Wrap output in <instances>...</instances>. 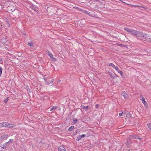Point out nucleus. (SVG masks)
<instances>
[{"mask_svg": "<svg viewBox=\"0 0 151 151\" xmlns=\"http://www.w3.org/2000/svg\"><path fill=\"white\" fill-rule=\"evenodd\" d=\"M147 37L149 36H148L147 35L145 34H143L142 32L138 31L136 37L138 39L145 41L147 39Z\"/></svg>", "mask_w": 151, "mask_h": 151, "instance_id": "nucleus-1", "label": "nucleus"}, {"mask_svg": "<svg viewBox=\"0 0 151 151\" xmlns=\"http://www.w3.org/2000/svg\"><path fill=\"white\" fill-rule=\"evenodd\" d=\"M109 66L112 67L114 68L115 69L118 73L120 74L122 77L124 76V75L122 72L119 70L118 66H115L112 63H110L109 65Z\"/></svg>", "mask_w": 151, "mask_h": 151, "instance_id": "nucleus-2", "label": "nucleus"}, {"mask_svg": "<svg viewBox=\"0 0 151 151\" xmlns=\"http://www.w3.org/2000/svg\"><path fill=\"white\" fill-rule=\"evenodd\" d=\"M82 12L83 13L86 14H87L92 17H95L96 18H98L97 15L93 14H91L88 11L86 10H82Z\"/></svg>", "mask_w": 151, "mask_h": 151, "instance_id": "nucleus-3", "label": "nucleus"}, {"mask_svg": "<svg viewBox=\"0 0 151 151\" xmlns=\"http://www.w3.org/2000/svg\"><path fill=\"white\" fill-rule=\"evenodd\" d=\"M46 53V54L50 57V58L52 60L54 61H56V59L54 58L53 57V55L50 52L47 51Z\"/></svg>", "mask_w": 151, "mask_h": 151, "instance_id": "nucleus-4", "label": "nucleus"}, {"mask_svg": "<svg viewBox=\"0 0 151 151\" xmlns=\"http://www.w3.org/2000/svg\"><path fill=\"white\" fill-rule=\"evenodd\" d=\"M130 137L133 139H141V138L139 136L136 135L135 134H133L130 136Z\"/></svg>", "mask_w": 151, "mask_h": 151, "instance_id": "nucleus-5", "label": "nucleus"}, {"mask_svg": "<svg viewBox=\"0 0 151 151\" xmlns=\"http://www.w3.org/2000/svg\"><path fill=\"white\" fill-rule=\"evenodd\" d=\"M108 73L110 75V77L112 78H114L117 76L115 73H112L110 71H108Z\"/></svg>", "mask_w": 151, "mask_h": 151, "instance_id": "nucleus-6", "label": "nucleus"}, {"mask_svg": "<svg viewBox=\"0 0 151 151\" xmlns=\"http://www.w3.org/2000/svg\"><path fill=\"white\" fill-rule=\"evenodd\" d=\"M121 95H122L125 99H128V95L125 91H123L121 93Z\"/></svg>", "mask_w": 151, "mask_h": 151, "instance_id": "nucleus-7", "label": "nucleus"}, {"mask_svg": "<svg viewBox=\"0 0 151 151\" xmlns=\"http://www.w3.org/2000/svg\"><path fill=\"white\" fill-rule=\"evenodd\" d=\"M138 32V31H137V30H134L132 29L130 34L136 37L137 35Z\"/></svg>", "mask_w": 151, "mask_h": 151, "instance_id": "nucleus-8", "label": "nucleus"}, {"mask_svg": "<svg viewBox=\"0 0 151 151\" xmlns=\"http://www.w3.org/2000/svg\"><path fill=\"white\" fill-rule=\"evenodd\" d=\"M141 100H142V103L146 107H147L148 104L145 101V98L143 97H142Z\"/></svg>", "mask_w": 151, "mask_h": 151, "instance_id": "nucleus-9", "label": "nucleus"}, {"mask_svg": "<svg viewBox=\"0 0 151 151\" xmlns=\"http://www.w3.org/2000/svg\"><path fill=\"white\" fill-rule=\"evenodd\" d=\"M58 151H65L66 149L63 146H62L59 147L58 148Z\"/></svg>", "mask_w": 151, "mask_h": 151, "instance_id": "nucleus-10", "label": "nucleus"}, {"mask_svg": "<svg viewBox=\"0 0 151 151\" xmlns=\"http://www.w3.org/2000/svg\"><path fill=\"white\" fill-rule=\"evenodd\" d=\"M9 125V123L8 122H3V127L8 128Z\"/></svg>", "mask_w": 151, "mask_h": 151, "instance_id": "nucleus-11", "label": "nucleus"}, {"mask_svg": "<svg viewBox=\"0 0 151 151\" xmlns=\"http://www.w3.org/2000/svg\"><path fill=\"white\" fill-rule=\"evenodd\" d=\"M32 9L34 10V11L35 12L37 13V14H39V11L38 10H37L36 8V7L34 6H32L31 7Z\"/></svg>", "mask_w": 151, "mask_h": 151, "instance_id": "nucleus-12", "label": "nucleus"}, {"mask_svg": "<svg viewBox=\"0 0 151 151\" xmlns=\"http://www.w3.org/2000/svg\"><path fill=\"white\" fill-rule=\"evenodd\" d=\"M124 30L126 31L129 32V33L130 34L132 29H130L127 27H125L124 28Z\"/></svg>", "mask_w": 151, "mask_h": 151, "instance_id": "nucleus-13", "label": "nucleus"}, {"mask_svg": "<svg viewBox=\"0 0 151 151\" xmlns=\"http://www.w3.org/2000/svg\"><path fill=\"white\" fill-rule=\"evenodd\" d=\"M116 45L117 46H120L122 47H127V45L124 44H122L119 43H116Z\"/></svg>", "mask_w": 151, "mask_h": 151, "instance_id": "nucleus-14", "label": "nucleus"}, {"mask_svg": "<svg viewBox=\"0 0 151 151\" xmlns=\"http://www.w3.org/2000/svg\"><path fill=\"white\" fill-rule=\"evenodd\" d=\"M44 80L46 81V83L48 85H50V84H52V83L53 80L52 79L51 81H46V79L45 78H44Z\"/></svg>", "mask_w": 151, "mask_h": 151, "instance_id": "nucleus-15", "label": "nucleus"}, {"mask_svg": "<svg viewBox=\"0 0 151 151\" xmlns=\"http://www.w3.org/2000/svg\"><path fill=\"white\" fill-rule=\"evenodd\" d=\"M28 45L31 47H34V45L33 44V42L31 41L30 42L28 43Z\"/></svg>", "mask_w": 151, "mask_h": 151, "instance_id": "nucleus-16", "label": "nucleus"}, {"mask_svg": "<svg viewBox=\"0 0 151 151\" xmlns=\"http://www.w3.org/2000/svg\"><path fill=\"white\" fill-rule=\"evenodd\" d=\"M15 125L14 124H11L9 123V128L12 129V128L15 127Z\"/></svg>", "mask_w": 151, "mask_h": 151, "instance_id": "nucleus-17", "label": "nucleus"}, {"mask_svg": "<svg viewBox=\"0 0 151 151\" xmlns=\"http://www.w3.org/2000/svg\"><path fill=\"white\" fill-rule=\"evenodd\" d=\"M128 5L130 6H131L132 7H142V8H144L143 6H140L134 5H132V4H129Z\"/></svg>", "mask_w": 151, "mask_h": 151, "instance_id": "nucleus-18", "label": "nucleus"}, {"mask_svg": "<svg viewBox=\"0 0 151 151\" xmlns=\"http://www.w3.org/2000/svg\"><path fill=\"white\" fill-rule=\"evenodd\" d=\"M7 136V135L6 134H4L1 136V139H3Z\"/></svg>", "mask_w": 151, "mask_h": 151, "instance_id": "nucleus-19", "label": "nucleus"}, {"mask_svg": "<svg viewBox=\"0 0 151 151\" xmlns=\"http://www.w3.org/2000/svg\"><path fill=\"white\" fill-rule=\"evenodd\" d=\"M74 126H71L68 129V130L69 131H71L73 130Z\"/></svg>", "mask_w": 151, "mask_h": 151, "instance_id": "nucleus-20", "label": "nucleus"}, {"mask_svg": "<svg viewBox=\"0 0 151 151\" xmlns=\"http://www.w3.org/2000/svg\"><path fill=\"white\" fill-rule=\"evenodd\" d=\"M81 107L84 110L87 109H88V106H85L84 105H82Z\"/></svg>", "mask_w": 151, "mask_h": 151, "instance_id": "nucleus-21", "label": "nucleus"}, {"mask_svg": "<svg viewBox=\"0 0 151 151\" xmlns=\"http://www.w3.org/2000/svg\"><path fill=\"white\" fill-rule=\"evenodd\" d=\"M73 123L76 124V123L78 121V120L77 119L74 118L73 119Z\"/></svg>", "mask_w": 151, "mask_h": 151, "instance_id": "nucleus-22", "label": "nucleus"}, {"mask_svg": "<svg viewBox=\"0 0 151 151\" xmlns=\"http://www.w3.org/2000/svg\"><path fill=\"white\" fill-rule=\"evenodd\" d=\"M57 108V106H52V108H50V111H52V110H53V109H55Z\"/></svg>", "mask_w": 151, "mask_h": 151, "instance_id": "nucleus-23", "label": "nucleus"}, {"mask_svg": "<svg viewBox=\"0 0 151 151\" xmlns=\"http://www.w3.org/2000/svg\"><path fill=\"white\" fill-rule=\"evenodd\" d=\"M81 139V136L80 135H79L77 138H76V140L77 141H78L80 140Z\"/></svg>", "mask_w": 151, "mask_h": 151, "instance_id": "nucleus-24", "label": "nucleus"}, {"mask_svg": "<svg viewBox=\"0 0 151 151\" xmlns=\"http://www.w3.org/2000/svg\"><path fill=\"white\" fill-rule=\"evenodd\" d=\"M79 129H78L76 130V131L73 133V135L74 136L76 135L77 134V132L78 131Z\"/></svg>", "mask_w": 151, "mask_h": 151, "instance_id": "nucleus-25", "label": "nucleus"}, {"mask_svg": "<svg viewBox=\"0 0 151 151\" xmlns=\"http://www.w3.org/2000/svg\"><path fill=\"white\" fill-rule=\"evenodd\" d=\"M149 36V37H147V39L146 40H147L148 42H151V37H150V36Z\"/></svg>", "mask_w": 151, "mask_h": 151, "instance_id": "nucleus-26", "label": "nucleus"}, {"mask_svg": "<svg viewBox=\"0 0 151 151\" xmlns=\"http://www.w3.org/2000/svg\"><path fill=\"white\" fill-rule=\"evenodd\" d=\"M147 125L148 128L150 129H151V124L150 123H148Z\"/></svg>", "mask_w": 151, "mask_h": 151, "instance_id": "nucleus-27", "label": "nucleus"}, {"mask_svg": "<svg viewBox=\"0 0 151 151\" xmlns=\"http://www.w3.org/2000/svg\"><path fill=\"white\" fill-rule=\"evenodd\" d=\"M9 97L7 98L6 99L4 100V102L5 104H6L8 101Z\"/></svg>", "mask_w": 151, "mask_h": 151, "instance_id": "nucleus-28", "label": "nucleus"}, {"mask_svg": "<svg viewBox=\"0 0 151 151\" xmlns=\"http://www.w3.org/2000/svg\"><path fill=\"white\" fill-rule=\"evenodd\" d=\"M2 72V69L1 67H0V77L1 76Z\"/></svg>", "mask_w": 151, "mask_h": 151, "instance_id": "nucleus-29", "label": "nucleus"}, {"mask_svg": "<svg viewBox=\"0 0 151 151\" xmlns=\"http://www.w3.org/2000/svg\"><path fill=\"white\" fill-rule=\"evenodd\" d=\"M6 144H4L3 145V147H1V149H4L6 147Z\"/></svg>", "mask_w": 151, "mask_h": 151, "instance_id": "nucleus-30", "label": "nucleus"}, {"mask_svg": "<svg viewBox=\"0 0 151 151\" xmlns=\"http://www.w3.org/2000/svg\"><path fill=\"white\" fill-rule=\"evenodd\" d=\"M81 138H83L85 137L86 136V135L85 134H83L80 136Z\"/></svg>", "mask_w": 151, "mask_h": 151, "instance_id": "nucleus-31", "label": "nucleus"}, {"mask_svg": "<svg viewBox=\"0 0 151 151\" xmlns=\"http://www.w3.org/2000/svg\"><path fill=\"white\" fill-rule=\"evenodd\" d=\"M127 116H128V117H129L131 116L132 115L130 113H128L127 114Z\"/></svg>", "mask_w": 151, "mask_h": 151, "instance_id": "nucleus-32", "label": "nucleus"}, {"mask_svg": "<svg viewBox=\"0 0 151 151\" xmlns=\"http://www.w3.org/2000/svg\"><path fill=\"white\" fill-rule=\"evenodd\" d=\"M6 22L7 23V25L9 27H10V25H9V22L7 20L6 21Z\"/></svg>", "mask_w": 151, "mask_h": 151, "instance_id": "nucleus-33", "label": "nucleus"}, {"mask_svg": "<svg viewBox=\"0 0 151 151\" xmlns=\"http://www.w3.org/2000/svg\"><path fill=\"white\" fill-rule=\"evenodd\" d=\"M123 114V112H122V113H120L119 114V115L121 116H122Z\"/></svg>", "mask_w": 151, "mask_h": 151, "instance_id": "nucleus-34", "label": "nucleus"}, {"mask_svg": "<svg viewBox=\"0 0 151 151\" xmlns=\"http://www.w3.org/2000/svg\"><path fill=\"white\" fill-rule=\"evenodd\" d=\"M13 141V139H10L9 142H12Z\"/></svg>", "mask_w": 151, "mask_h": 151, "instance_id": "nucleus-35", "label": "nucleus"}, {"mask_svg": "<svg viewBox=\"0 0 151 151\" xmlns=\"http://www.w3.org/2000/svg\"><path fill=\"white\" fill-rule=\"evenodd\" d=\"M3 127V123H0V127Z\"/></svg>", "mask_w": 151, "mask_h": 151, "instance_id": "nucleus-36", "label": "nucleus"}, {"mask_svg": "<svg viewBox=\"0 0 151 151\" xmlns=\"http://www.w3.org/2000/svg\"><path fill=\"white\" fill-rule=\"evenodd\" d=\"M99 107V105L98 104H96V108H98Z\"/></svg>", "mask_w": 151, "mask_h": 151, "instance_id": "nucleus-37", "label": "nucleus"}, {"mask_svg": "<svg viewBox=\"0 0 151 151\" xmlns=\"http://www.w3.org/2000/svg\"><path fill=\"white\" fill-rule=\"evenodd\" d=\"M61 81V80L59 79H58V81H57V82H58V83H60Z\"/></svg>", "mask_w": 151, "mask_h": 151, "instance_id": "nucleus-38", "label": "nucleus"}, {"mask_svg": "<svg viewBox=\"0 0 151 151\" xmlns=\"http://www.w3.org/2000/svg\"><path fill=\"white\" fill-rule=\"evenodd\" d=\"M123 3H124V4H125L127 5H129L128 4H127V3L125 2H123Z\"/></svg>", "mask_w": 151, "mask_h": 151, "instance_id": "nucleus-39", "label": "nucleus"}, {"mask_svg": "<svg viewBox=\"0 0 151 151\" xmlns=\"http://www.w3.org/2000/svg\"><path fill=\"white\" fill-rule=\"evenodd\" d=\"M9 143V142H7L6 143H5V144H6V145L8 144Z\"/></svg>", "mask_w": 151, "mask_h": 151, "instance_id": "nucleus-40", "label": "nucleus"}, {"mask_svg": "<svg viewBox=\"0 0 151 151\" xmlns=\"http://www.w3.org/2000/svg\"><path fill=\"white\" fill-rule=\"evenodd\" d=\"M2 60L1 58H0V62H1Z\"/></svg>", "mask_w": 151, "mask_h": 151, "instance_id": "nucleus-41", "label": "nucleus"}, {"mask_svg": "<svg viewBox=\"0 0 151 151\" xmlns=\"http://www.w3.org/2000/svg\"><path fill=\"white\" fill-rule=\"evenodd\" d=\"M142 95H140V97H142Z\"/></svg>", "mask_w": 151, "mask_h": 151, "instance_id": "nucleus-42", "label": "nucleus"}, {"mask_svg": "<svg viewBox=\"0 0 151 151\" xmlns=\"http://www.w3.org/2000/svg\"><path fill=\"white\" fill-rule=\"evenodd\" d=\"M120 1H121L122 3H123V2H124V1H122V0Z\"/></svg>", "mask_w": 151, "mask_h": 151, "instance_id": "nucleus-43", "label": "nucleus"}, {"mask_svg": "<svg viewBox=\"0 0 151 151\" xmlns=\"http://www.w3.org/2000/svg\"><path fill=\"white\" fill-rule=\"evenodd\" d=\"M26 33H24V35H25Z\"/></svg>", "mask_w": 151, "mask_h": 151, "instance_id": "nucleus-44", "label": "nucleus"}, {"mask_svg": "<svg viewBox=\"0 0 151 151\" xmlns=\"http://www.w3.org/2000/svg\"><path fill=\"white\" fill-rule=\"evenodd\" d=\"M26 33H24V35H25Z\"/></svg>", "mask_w": 151, "mask_h": 151, "instance_id": "nucleus-45", "label": "nucleus"}, {"mask_svg": "<svg viewBox=\"0 0 151 151\" xmlns=\"http://www.w3.org/2000/svg\"><path fill=\"white\" fill-rule=\"evenodd\" d=\"M1 147V146H0V148Z\"/></svg>", "mask_w": 151, "mask_h": 151, "instance_id": "nucleus-46", "label": "nucleus"}]
</instances>
